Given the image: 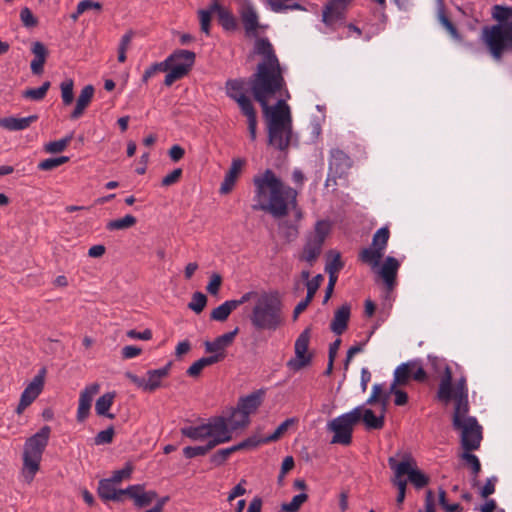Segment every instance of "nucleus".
Listing matches in <instances>:
<instances>
[{
	"label": "nucleus",
	"mask_w": 512,
	"mask_h": 512,
	"mask_svg": "<svg viewBox=\"0 0 512 512\" xmlns=\"http://www.w3.org/2000/svg\"><path fill=\"white\" fill-rule=\"evenodd\" d=\"M264 395L265 391L263 389L256 390L245 397H241L237 406L250 417L261 406Z\"/></svg>",
	"instance_id": "b1692460"
},
{
	"label": "nucleus",
	"mask_w": 512,
	"mask_h": 512,
	"mask_svg": "<svg viewBox=\"0 0 512 512\" xmlns=\"http://www.w3.org/2000/svg\"><path fill=\"white\" fill-rule=\"evenodd\" d=\"M47 370L42 367L38 374L32 379V381L26 386L21 394L20 401L16 408L17 414H22L23 411L30 406L35 399L40 395L44 388L45 377Z\"/></svg>",
	"instance_id": "ddd939ff"
},
{
	"label": "nucleus",
	"mask_w": 512,
	"mask_h": 512,
	"mask_svg": "<svg viewBox=\"0 0 512 512\" xmlns=\"http://www.w3.org/2000/svg\"><path fill=\"white\" fill-rule=\"evenodd\" d=\"M260 444H261V441H259V438L257 436H251L236 445L228 447L227 449L230 454H233L240 450L255 448V447L259 446Z\"/></svg>",
	"instance_id": "09e8293b"
},
{
	"label": "nucleus",
	"mask_w": 512,
	"mask_h": 512,
	"mask_svg": "<svg viewBox=\"0 0 512 512\" xmlns=\"http://www.w3.org/2000/svg\"><path fill=\"white\" fill-rule=\"evenodd\" d=\"M311 337V329L308 327L301 332L295 341V357L287 362V367L293 371H300L309 366L312 361V354L308 353Z\"/></svg>",
	"instance_id": "f8f14e48"
},
{
	"label": "nucleus",
	"mask_w": 512,
	"mask_h": 512,
	"mask_svg": "<svg viewBox=\"0 0 512 512\" xmlns=\"http://www.w3.org/2000/svg\"><path fill=\"white\" fill-rule=\"evenodd\" d=\"M218 20L220 25L226 31H234L237 29V20L228 9L221 10Z\"/></svg>",
	"instance_id": "a18cd8bd"
},
{
	"label": "nucleus",
	"mask_w": 512,
	"mask_h": 512,
	"mask_svg": "<svg viewBox=\"0 0 512 512\" xmlns=\"http://www.w3.org/2000/svg\"><path fill=\"white\" fill-rule=\"evenodd\" d=\"M73 139V133H70L66 137L49 142L45 145V151L48 153H60L64 151Z\"/></svg>",
	"instance_id": "c03bdc74"
},
{
	"label": "nucleus",
	"mask_w": 512,
	"mask_h": 512,
	"mask_svg": "<svg viewBox=\"0 0 512 512\" xmlns=\"http://www.w3.org/2000/svg\"><path fill=\"white\" fill-rule=\"evenodd\" d=\"M399 267V261L395 257L388 256L379 269V275L383 279L388 290L394 289Z\"/></svg>",
	"instance_id": "aec40b11"
},
{
	"label": "nucleus",
	"mask_w": 512,
	"mask_h": 512,
	"mask_svg": "<svg viewBox=\"0 0 512 512\" xmlns=\"http://www.w3.org/2000/svg\"><path fill=\"white\" fill-rule=\"evenodd\" d=\"M469 410H454L452 416V426L461 432V444L465 451L477 450L482 440V427L475 417L468 415Z\"/></svg>",
	"instance_id": "39448f33"
},
{
	"label": "nucleus",
	"mask_w": 512,
	"mask_h": 512,
	"mask_svg": "<svg viewBox=\"0 0 512 512\" xmlns=\"http://www.w3.org/2000/svg\"><path fill=\"white\" fill-rule=\"evenodd\" d=\"M231 454L227 448L220 449L210 457V462L215 466L223 465Z\"/></svg>",
	"instance_id": "e2e57ef3"
},
{
	"label": "nucleus",
	"mask_w": 512,
	"mask_h": 512,
	"mask_svg": "<svg viewBox=\"0 0 512 512\" xmlns=\"http://www.w3.org/2000/svg\"><path fill=\"white\" fill-rule=\"evenodd\" d=\"M114 398L115 392H107L99 397L95 404L96 413L99 416H105L109 419H114L115 415L108 412L113 404Z\"/></svg>",
	"instance_id": "473e14b6"
},
{
	"label": "nucleus",
	"mask_w": 512,
	"mask_h": 512,
	"mask_svg": "<svg viewBox=\"0 0 512 512\" xmlns=\"http://www.w3.org/2000/svg\"><path fill=\"white\" fill-rule=\"evenodd\" d=\"M160 72L168 73V69H167L165 60L163 62L154 63L150 67H148L142 76V82L147 83L151 77H153L154 75H156L157 73H160Z\"/></svg>",
	"instance_id": "3c124183"
},
{
	"label": "nucleus",
	"mask_w": 512,
	"mask_h": 512,
	"mask_svg": "<svg viewBox=\"0 0 512 512\" xmlns=\"http://www.w3.org/2000/svg\"><path fill=\"white\" fill-rule=\"evenodd\" d=\"M451 401H454V410H466L470 408L468 400V387L466 377L462 376L456 383L451 385Z\"/></svg>",
	"instance_id": "f3484780"
},
{
	"label": "nucleus",
	"mask_w": 512,
	"mask_h": 512,
	"mask_svg": "<svg viewBox=\"0 0 512 512\" xmlns=\"http://www.w3.org/2000/svg\"><path fill=\"white\" fill-rule=\"evenodd\" d=\"M137 219L133 215H125L123 218L110 220L106 224V229L109 231L125 230L133 227Z\"/></svg>",
	"instance_id": "58836bf2"
},
{
	"label": "nucleus",
	"mask_w": 512,
	"mask_h": 512,
	"mask_svg": "<svg viewBox=\"0 0 512 512\" xmlns=\"http://www.w3.org/2000/svg\"><path fill=\"white\" fill-rule=\"evenodd\" d=\"M255 186L254 211L269 213L275 219L286 217L290 209L295 210L297 220L302 219V211L297 208L298 192L285 185L271 169L265 170L261 175L253 179Z\"/></svg>",
	"instance_id": "f03ea898"
},
{
	"label": "nucleus",
	"mask_w": 512,
	"mask_h": 512,
	"mask_svg": "<svg viewBox=\"0 0 512 512\" xmlns=\"http://www.w3.org/2000/svg\"><path fill=\"white\" fill-rule=\"evenodd\" d=\"M20 19L23 25L27 28H33L38 24L37 18L33 15L32 11L28 7H24L20 11Z\"/></svg>",
	"instance_id": "6e6d98bb"
},
{
	"label": "nucleus",
	"mask_w": 512,
	"mask_h": 512,
	"mask_svg": "<svg viewBox=\"0 0 512 512\" xmlns=\"http://www.w3.org/2000/svg\"><path fill=\"white\" fill-rule=\"evenodd\" d=\"M231 430H237L246 427L250 423V417L236 406L231 408V413L227 417Z\"/></svg>",
	"instance_id": "72a5a7b5"
},
{
	"label": "nucleus",
	"mask_w": 512,
	"mask_h": 512,
	"mask_svg": "<svg viewBox=\"0 0 512 512\" xmlns=\"http://www.w3.org/2000/svg\"><path fill=\"white\" fill-rule=\"evenodd\" d=\"M100 389L99 384L94 383L87 386L81 393L79 398V405L77 411V420L79 422L84 421L90 412L91 403L94 395L98 393Z\"/></svg>",
	"instance_id": "6ab92c4d"
},
{
	"label": "nucleus",
	"mask_w": 512,
	"mask_h": 512,
	"mask_svg": "<svg viewBox=\"0 0 512 512\" xmlns=\"http://www.w3.org/2000/svg\"><path fill=\"white\" fill-rule=\"evenodd\" d=\"M492 17L499 22L498 25H505L507 23L512 22V21L508 22V19H509L508 7H504L501 5L493 6Z\"/></svg>",
	"instance_id": "864d4df0"
},
{
	"label": "nucleus",
	"mask_w": 512,
	"mask_h": 512,
	"mask_svg": "<svg viewBox=\"0 0 512 512\" xmlns=\"http://www.w3.org/2000/svg\"><path fill=\"white\" fill-rule=\"evenodd\" d=\"M351 2L352 0H330L322 12V21L325 25L332 27L338 22H343Z\"/></svg>",
	"instance_id": "4468645a"
},
{
	"label": "nucleus",
	"mask_w": 512,
	"mask_h": 512,
	"mask_svg": "<svg viewBox=\"0 0 512 512\" xmlns=\"http://www.w3.org/2000/svg\"><path fill=\"white\" fill-rule=\"evenodd\" d=\"M273 12L279 13L286 10H305V8L292 0H266Z\"/></svg>",
	"instance_id": "e433bc0d"
},
{
	"label": "nucleus",
	"mask_w": 512,
	"mask_h": 512,
	"mask_svg": "<svg viewBox=\"0 0 512 512\" xmlns=\"http://www.w3.org/2000/svg\"><path fill=\"white\" fill-rule=\"evenodd\" d=\"M469 452L470 451H466L465 453H463L462 458L471 467L472 473L476 478L479 472L481 471V464L477 456Z\"/></svg>",
	"instance_id": "13d9d810"
},
{
	"label": "nucleus",
	"mask_w": 512,
	"mask_h": 512,
	"mask_svg": "<svg viewBox=\"0 0 512 512\" xmlns=\"http://www.w3.org/2000/svg\"><path fill=\"white\" fill-rule=\"evenodd\" d=\"M171 367L172 362H169L162 368L148 370L146 377H139L127 371L125 372V377L144 392L152 393L161 387L162 380L169 376Z\"/></svg>",
	"instance_id": "9b49d317"
},
{
	"label": "nucleus",
	"mask_w": 512,
	"mask_h": 512,
	"mask_svg": "<svg viewBox=\"0 0 512 512\" xmlns=\"http://www.w3.org/2000/svg\"><path fill=\"white\" fill-rule=\"evenodd\" d=\"M240 17L246 34H255L260 26L259 17L251 3L247 2L241 7Z\"/></svg>",
	"instance_id": "4be33fe9"
},
{
	"label": "nucleus",
	"mask_w": 512,
	"mask_h": 512,
	"mask_svg": "<svg viewBox=\"0 0 512 512\" xmlns=\"http://www.w3.org/2000/svg\"><path fill=\"white\" fill-rule=\"evenodd\" d=\"M126 496L134 500L135 506L142 508L150 505L158 495L154 490L144 491V487L137 484L126 488Z\"/></svg>",
	"instance_id": "a211bd4d"
},
{
	"label": "nucleus",
	"mask_w": 512,
	"mask_h": 512,
	"mask_svg": "<svg viewBox=\"0 0 512 512\" xmlns=\"http://www.w3.org/2000/svg\"><path fill=\"white\" fill-rule=\"evenodd\" d=\"M222 284V277L218 273H214L206 287V290L211 295H218L220 287Z\"/></svg>",
	"instance_id": "052dcab7"
},
{
	"label": "nucleus",
	"mask_w": 512,
	"mask_h": 512,
	"mask_svg": "<svg viewBox=\"0 0 512 512\" xmlns=\"http://www.w3.org/2000/svg\"><path fill=\"white\" fill-rule=\"evenodd\" d=\"M94 91L95 89L92 85H86L83 87V89L80 92V95L77 98L76 106L70 114V119L76 120L83 115L85 109L89 106L93 98Z\"/></svg>",
	"instance_id": "bb28decb"
},
{
	"label": "nucleus",
	"mask_w": 512,
	"mask_h": 512,
	"mask_svg": "<svg viewBox=\"0 0 512 512\" xmlns=\"http://www.w3.org/2000/svg\"><path fill=\"white\" fill-rule=\"evenodd\" d=\"M34 59L31 61L30 68L34 75H40L44 71V64L48 56V50L42 42L36 41L32 45Z\"/></svg>",
	"instance_id": "a878e982"
},
{
	"label": "nucleus",
	"mask_w": 512,
	"mask_h": 512,
	"mask_svg": "<svg viewBox=\"0 0 512 512\" xmlns=\"http://www.w3.org/2000/svg\"><path fill=\"white\" fill-rule=\"evenodd\" d=\"M51 86V83L49 81H45L40 87L38 88H30L23 92V97L27 99H31L34 101H39L44 99V97L47 94V91L49 90Z\"/></svg>",
	"instance_id": "79ce46f5"
},
{
	"label": "nucleus",
	"mask_w": 512,
	"mask_h": 512,
	"mask_svg": "<svg viewBox=\"0 0 512 512\" xmlns=\"http://www.w3.org/2000/svg\"><path fill=\"white\" fill-rule=\"evenodd\" d=\"M233 305L234 303L232 304L230 303V300H228L219 305L218 307H216L215 309H213L210 314L211 320L219 322L227 320L231 312L235 310Z\"/></svg>",
	"instance_id": "ea45409f"
},
{
	"label": "nucleus",
	"mask_w": 512,
	"mask_h": 512,
	"mask_svg": "<svg viewBox=\"0 0 512 512\" xmlns=\"http://www.w3.org/2000/svg\"><path fill=\"white\" fill-rule=\"evenodd\" d=\"M181 433L192 440H203L210 437L209 428L205 424L183 427L181 428Z\"/></svg>",
	"instance_id": "c9c22d12"
},
{
	"label": "nucleus",
	"mask_w": 512,
	"mask_h": 512,
	"mask_svg": "<svg viewBox=\"0 0 512 512\" xmlns=\"http://www.w3.org/2000/svg\"><path fill=\"white\" fill-rule=\"evenodd\" d=\"M196 54L190 50L177 49L166 59L168 73L165 76L164 84L171 86L177 80L185 77L192 69Z\"/></svg>",
	"instance_id": "6e6552de"
},
{
	"label": "nucleus",
	"mask_w": 512,
	"mask_h": 512,
	"mask_svg": "<svg viewBox=\"0 0 512 512\" xmlns=\"http://www.w3.org/2000/svg\"><path fill=\"white\" fill-rule=\"evenodd\" d=\"M361 420L368 430H380L385 424L384 412L380 416H376L372 409H361Z\"/></svg>",
	"instance_id": "2f4dec72"
},
{
	"label": "nucleus",
	"mask_w": 512,
	"mask_h": 512,
	"mask_svg": "<svg viewBox=\"0 0 512 512\" xmlns=\"http://www.w3.org/2000/svg\"><path fill=\"white\" fill-rule=\"evenodd\" d=\"M329 160V175L333 178L342 177L352 166L351 158L342 150L332 149Z\"/></svg>",
	"instance_id": "2eb2a0df"
},
{
	"label": "nucleus",
	"mask_w": 512,
	"mask_h": 512,
	"mask_svg": "<svg viewBox=\"0 0 512 512\" xmlns=\"http://www.w3.org/2000/svg\"><path fill=\"white\" fill-rule=\"evenodd\" d=\"M236 102L240 107L241 113L247 117V120L257 118L256 110L249 97L239 96L237 97Z\"/></svg>",
	"instance_id": "a19ab883"
},
{
	"label": "nucleus",
	"mask_w": 512,
	"mask_h": 512,
	"mask_svg": "<svg viewBox=\"0 0 512 512\" xmlns=\"http://www.w3.org/2000/svg\"><path fill=\"white\" fill-rule=\"evenodd\" d=\"M482 40L491 56L499 61L504 53L512 52V22L505 25L485 26Z\"/></svg>",
	"instance_id": "423d86ee"
},
{
	"label": "nucleus",
	"mask_w": 512,
	"mask_h": 512,
	"mask_svg": "<svg viewBox=\"0 0 512 512\" xmlns=\"http://www.w3.org/2000/svg\"><path fill=\"white\" fill-rule=\"evenodd\" d=\"M181 176H182V169L176 168L172 172L167 174L165 177H163V179L161 181V185L166 186V187L171 186V185L177 183L179 181V179L181 178Z\"/></svg>",
	"instance_id": "0e129e2a"
},
{
	"label": "nucleus",
	"mask_w": 512,
	"mask_h": 512,
	"mask_svg": "<svg viewBox=\"0 0 512 512\" xmlns=\"http://www.w3.org/2000/svg\"><path fill=\"white\" fill-rule=\"evenodd\" d=\"M110 479H101L98 484V495L103 501L123 502L126 489H116Z\"/></svg>",
	"instance_id": "412c9836"
},
{
	"label": "nucleus",
	"mask_w": 512,
	"mask_h": 512,
	"mask_svg": "<svg viewBox=\"0 0 512 512\" xmlns=\"http://www.w3.org/2000/svg\"><path fill=\"white\" fill-rule=\"evenodd\" d=\"M440 22L447 29V31L450 33V35L455 40H457V41L462 40V37H461L460 33L458 32L457 28L455 27V25L444 14L440 15Z\"/></svg>",
	"instance_id": "680f3d73"
},
{
	"label": "nucleus",
	"mask_w": 512,
	"mask_h": 512,
	"mask_svg": "<svg viewBox=\"0 0 512 512\" xmlns=\"http://www.w3.org/2000/svg\"><path fill=\"white\" fill-rule=\"evenodd\" d=\"M51 428L48 425L43 426L36 434L28 438L24 445L23 465L29 473L28 481H32L39 470L43 452L48 445Z\"/></svg>",
	"instance_id": "20e7f679"
},
{
	"label": "nucleus",
	"mask_w": 512,
	"mask_h": 512,
	"mask_svg": "<svg viewBox=\"0 0 512 512\" xmlns=\"http://www.w3.org/2000/svg\"><path fill=\"white\" fill-rule=\"evenodd\" d=\"M255 52L262 56V61L258 63L256 72L249 78L251 92L267 117L269 145L280 151H286L292 138L290 107L284 99L278 100L274 107L268 105L269 99L286 86L282 68L267 38L256 41Z\"/></svg>",
	"instance_id": "f257e3e1"
},
{
	"label": "nucleus",
	"mask_w": 512,
	"mask_h": 512,
	"mask_svg": "<svg viewBox=\"0 0 512 512\" xmlns=\"http://www.w3.org/2000/svg\"><path fill=\"white\" fill-rule=\"evenodd\" d=\"M115 431L113 426H109L106 430L100 431L94 438L96 445L109 444L113 441Z\"/></svg>",
	"instance_id": "5fc2aeb1"
},
{
	"label": "nucleus",
	"mask_w": 512,
	"mask_h": 512,
	"mask_svg": "<svg viewBox=\"0 0 512 512\" xmlns=\"http://www.w3.org/2000/svg\"><path fill=\"white\" fill-rule=\"evenodd\" d=\"M283 303L278 291L263 292L257 297L250 322L256 330L275 331L283 323Z\"/></svg>",
	"instance_id": "7ed1b4c3"
},
{
	"label": "nucleus",
	"mask_w": 512,
	"mask_h": 512,
	"mask_svg": "<svg viewBox=\"0 0 512 512\" xmlns=\"http://www.w3.org/2000/svg\"><path fill=\"white\" fill-rule=\"evenodd\" d=\"M390 238V231L388 227L378 229L372 238V244L368 248H363L359 252V260L372 268L379 266L381 259L384 256V251L387 247Z\"/></svg>",
	"instance_id": "1a4fd4ad"
},
{
	"label": "nucleus",
	"mask_w": 512,
	"mask_h": 512,
	"mask_svg": "<svg viewBox=\"0 0 512 512\" xmlns=\"http://www.w3.org/2000/svg\"><path fill=\"white\" fill-rule=\"evenodd\" d=\"M388 465L397 477L407 475L416 489H422L429 484V477L416 467V462L410 455L405 456L399 463L394 457H389Z\"/></svg>",
	"instance_id": "9d476101"
},
{
	"label": "nucleus",
	"mask_w": 512,
	"mask_h": 512,
	"mask_svg": "<svg viewBox=\"0 0 512 512\" xmlns=\"http://www.w3.org/2000/svg\"><path fill=\"white\" fill-rule=\"evenodd\" d=\"M453 380V374L451 368L445 364L444 367V374L441 378V381L439 383L438 391H437V398L439 401L447 404L451 401V385Z\"/></svg>",
	"instance_id": "c85d7f7f"
},
{
	"label": "nucleus",
	"mask_w": 512,
	"mask_h": 512,
	"mask_svg": "<svg viewBox=\"0 0 512 512\" xmlns=\"http://www.w3.org/2000/svg\"><path fill=\"white\" fill-rule=\"evenodd\" d=\"M351 315V306L348 303L343 304L338 308L330 324V329L336 335L343 334L347 327Z\"/></svg>",
	"instance_id": "5701e85b"
},
{
	"label": "nucleus",
	"mask_w": 512,
	"mask_h": 512,
	"mask_svg": "<svg viewBox=\"0 0 512 512\" xmlns=\"http://www.w3.org/2000/svg\"><path fill=\"white\" fill-rule=\"evenodd\" d=\"M244 164L245 161L243 159L237 158L232 160L231 166L225 175L224 181L221 184L220 193L228 194L231 192Z\"/></svg>",
	"instance_id": "393cba45"
},
{
	"label": "nucleus",
	"mask_w": 512,
	"mask_h": 512,
	"mask_svg": "<svg viewBox=\"0 0 512 512\" xmlns=\"http://www.w3.org/2000/svg\"><path fill=\"white\" fill-rule=\"evenodd\" d=\"M416 367V362H406L400 364L394 371V379L391 385L405 386L412 378V372Z\"/></svg>",
	"instance_id": "7c9ffc66"
},
{
	"label": "nucleus",
	"mask_w": 512,
	"mask_h": 512,
	"mask_svg": "<svg viewBox=\"0 0 512 512\" xmlns=\"http://www.w3.org/2000/svg\"><path fill=\"white\" fill-rule=\"evenodd\" d=\"M239 328L236 327L233 331L227 332L223 335L216 337L213 341H205L204 347L205 351L214 355H222V361L226 357V348L229 347L233 341L235 336L238 334Z\"/></svg>",
	"instance_id": "dca6fc26"
},
{
	"label": "nucleus",
	"mask_w": 512,
	"mask_h": 512,
	"mask_svg": "<svg viewBox=\"0 0 512 512\" xmlns=\"http://www.w3.org/2000/svg\"><path fill=\"white\" fill-rule=\"evenodd\" d=\"M205 425L209 428L210 436L214 435L216 432H223L230 428L228 419L222 416L216 418L212 423Z\"/></svg>",
	"instance_id": "603ef678"
},
{
	"label": "nucleus",
	"mask_w": 512,
	"mask_h": 512,
	"mask_svg": "<svg viewBox=\"0 0 512 512\" xmlns=\"http://www.w3.org/2000/svg\"><path fill=\"white\" fill-rule=\"evenodd\" d=\"M245 84V80L241 78L227 80L225 84L227 96L234 101H236L239 96H246L244 94Z\"/></svg>",
	"instance_id": "f704fd0d"
},
{
	"label": "nucleus",
	"mask_w": 512,
	"mask_h": 512,
	"mask_svg": "<svg viewBox=\"0 0 512 512\" xmlns=\"http://www.w3.org/2000/svg\"><path fill=\"white\" fill-rule=\"evenodd\" d=\"M323 244L321 240H314L311 237H308L304 247L302 255L300 256V260H304L312 266L315 261L318 259L322 252Z\"/></svg>",
	"instance_id": "c756f323"
},
{
	"label": "nucleus",
	"mask_w": 512,
	"mask_h": 512,
	"mask_svg": "<svg viewBox=\"0 0 512 512\" xmlns=\"http://www.w3.org/2000/svg\"><path fill=\"white\" fill-rule=\"evenodd\" d=\"M324 277L321 274H317L310 281L306 283L307 292L313 296H315L317 290L319 289L321 283L323 282Z\"/></svg>",
	"instance_id": "774afa93"
},
{
	"label": "nucleus",
	"mask_w": 512,
	"mask_h": 512,
	"mask_svg": "<svg viewBox=\"0 0 512 512\" xmlns=\"http://www.w3.org/2000/svg\"><path fill=\"white\" fill-rule=\"evenodd\" d=\"M296 422H297L296 418L286 419L276 428L274 433H272L271 435H269L267 437L259 438V441H261V444H265V443L275 442V441L279 440L286 433V431L289 429V427L292 426L293 424H295Z\"/></svg>",
	"instance_id": "4c0bfd02"
},
{
	"label": "nucleus",
	"mask_w": 512,
	"mask_h": 512,
	"mask_svg": "<svg viewBox=\"0 0 512 512\" xmlns=\"http://www.w3.org/2000/svg\"><path fill=\"white\" fill-rule=\"evenodd\" d=\"M73 87H74V82L72 79H66L60 85L61 97H62L63 104L65 106L71 105L74 100Z\"/></svg>",
	"instance_id": "49530a36"
},
{
	"label": "nucleus",
	"mask_w": 512,
	"mask_h": 512,
	"mask_svg": "<svg viewBox=\"0 0 512 512\" xmlns=\"http://www.w3.org/2000/svg\"><path fill=\"white\" fill-rule=\"evenodd\" d=\"M199 20L201 31L205 34L209 35L210 33V23H211V11L200 10L199 11Z\"/></svg>",
	"instance_id": "69168bd1"
},
{
	"label": "nucleus",
	"mask_w": 512,
	"mask_h": 512,
	"mask_svg": "<svg viewBox=\"0 0 512 512\" xmlns=\"http://www.w3.org/2000/svg\"><path fill=\"white\" fill-rule=\"evenodd\" d=\"M207 304V297L202 292H195L192 295L191 301L188 303V308L195 313H201Z\"/></svg>",
	"instance_id": "de8ad7c7"
},
{
	"label": "nucleus",
	"mask_w": 512,
	"mask_h": 512,
	"mask_svg": "<svg viewBox=\"0 0 512 512\" xmlns=\"http://www.w3.org/2000/svg\"><path fill=\"white\" fill-rule=\"evenodd\" d=\"M389 394H394V403L397 406H404L408 402V394L398 388V386L390 385Z\"/></svg>",
	"instance_id": "bf43d9fd"
},
{
	"label": "nucleus",
	"mask_w": 512,
	"mask_h": 512,
	"mask_svg": "<svg viewBox=\"0 0 512 512\" xmlns=\"http://www.w3.org/2000/svg\"><path fill=\"white\" fill-rule=\"evenodd\" d=\"M308 500L306 493L295 495L289 503L281 505V512H298L303 503Z\"/></svg>",
	"instance_id": "37998d69"
},
{
	"label": "nucleus",
	"mask_w": 512,
	"mask_h": 512,
	"mask_svg": "<svg viewBox=\"0 0 512 512\" xmlns=\"http://www.w3.org/2000/svg\"><path fill=\"white\" fill-rule=\"evenodd\" d=\"M329 232V225L324 221H318L315 225L314 234L310 237L314 240H321V243L324 244L325 238Z\"/></svg>",
	"instance_id": "4d7b16f0"
},
{
	"label": "nucleus",
	"mask_w": 512,
	"mask_h": 512,
	"mask_svg": "<svg viewBox=\"0 0 512 512\" xmlns=\"http://www.w3.org/2000/svg\"><path fill=\"white\" fill-rule=\"evenodd\" d=\"M344 267V262L341 259L340 253L336 252L333 259L326 264L325 271L338 273Z\"/></svg>",
	"instance_id": "338daca9"
},
{
	"label": "nucleus",
	"mask_w": 512,
	"mask_h": 512,
	"mask_svg": "<svg viewBox=\"0 0 512 512\" xmlns=\"http://www.w3.org/2000/svg\"><path fill=\"white\" fill-rule=\"evenodd\" d=\"M38 120L37 115H30L28 117H3L0 118V127L9 131H19L28 128L32 123Z\"/></svg>",
	"instance_id": "cd10ccee"
},
{
	"label": "nucleus",
	"mask_w": 512,
	"mask_h": 512,
	"mask_svg": "<svg viewBox=\"0 0 512 512\" xmlns=\"http://www.w3.org/2000/svg\"><path fill=\"white\" fill-rule=\"evenodd\" d=\"M68 161H69V157H67V156H60V157H56V158H48V159H45V160L41 161L38 164V169L43 170V171H50V170H53V169L59 167L60 165L66 163Z\"/></svg>",
	"instance_id": "8fccbe9b"
},
{
	"label": "nucleus",
	"mask_w": 512,
	"mask_h": 512,
	"mask_svg": "<svg viewBox=\"0 0 512 512\" xmlns=\"http://www.w3.org/2000/svg\"><path fill=\"white\" fill-rule=\"evenodd\" d=\"M361 421V407L342 414L327 423V430L333 432L332 444L350 445L354 426Z\"/></svg>",
	"instance_id": "0eeeda50"
}]
</instances>
